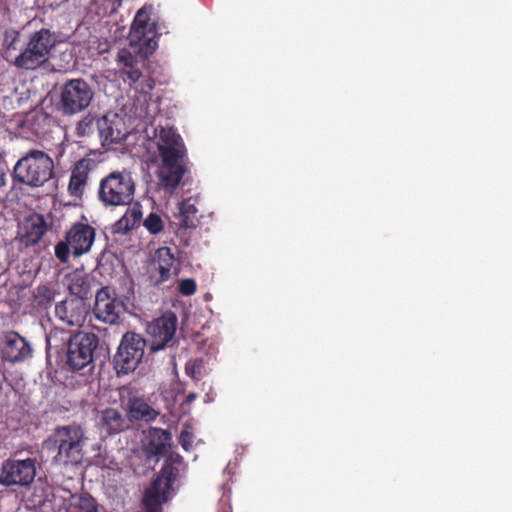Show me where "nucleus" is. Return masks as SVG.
Segmentation results:
<instances>
[{
	"mask_svg": "<svg viewBox=\"0 0 512 512\" xmlns=\"http://www.w3.org/2000/svg\"><path fill=\"white\" fill-rule=\"evenodd\" d=\"M47 231V223L42 214H32L26 223L23 236L26 245H36Z\"/></svg>",
	"mask_w": 512,
	"mask_h": 512,
	"instance_id": "nucleus-23",
	"label": "nucleus"
},
{
	"mask_svg": "<svg viewBox=\"0 0 512 512\" xmlns=\"http://www.w3.org/2000/svg\"><path fill=\"white\" fill-rule=\"evenodd\" d=\"M197 395L195 393H189L186 397V402L191 403L196 399Z\"/></svg>",
	"mask_w": 512,
	"mask_h": 512,
	"instance_id": "nucleus-40",
	"label": "nucleus"
},
{
	"mask_svg": "<svg viewBox=\"0 0 512 512\" xmlns=\"http://www.w3.org/2000/svg\"><path fill=\"white\" fill-rule=\"evenodd\" d=\"M177 322L176 315L173 312H167L148 325L149 348L152 352L164 349L172 341L177 329Z\"/></svg>",
	"mask_w": 512,
	"mask_h": 512,
	"instance_id": "nucleus-14",
	"label": "nucleus"
},
{
	"mask_svg": "<svg viewBox=\"0 0 512 512\" xmlns=\"http://www.w3.org/2000/svg\"><path fill=\"white\" fill-rule=\"evenodd\" d=\"M197 285L194 279L186 278L180 281L178 291L184 296H191L196 292Z\"/></svg>",
	"mask_w": 512,
	"mask_h": 512,
	"instance_id": "nucleus-34",
	"label": "nucleus"
},
{
	"mask_svg": "<svg viewBox=\"0 0 512 512\" xmlns=\"http://www.w3.org/2000/svg\"><path fill=\"white\" fill-rule=\"evenodd\" d=\"M57 449L54 456L59 464H78L83 457L84 431L76 424L57 427L50 438Z\"/></svg>",
	"mask_w": 512,
	"mask_h": 512,
	"instance_id": "nucleus-8",
	"label": "nucleus"
},
{
	"mask_svg": "<svg viewBox=\"0 0 512 512\" xmlns=\"http://www.w3.org/2000/svg\"><path fill=\"white\" fill-rule=\"evenodd\" d=\"M54 126V118L42 109L30 112L23 122V128L40 139L46 138Z\"/></svg>",
	"mask_w": 512,
	"mask_h": 512,
	"instance_id": "nucleus-19",
	"label": "nucleus"
},
{
	"mask_svg": "<svg viewBox=\"0 0 512 512\" xmlns=\"http://www.w3.org/2000/svg\"><path fill=\"white\" fill-rule=\"evenodd\" d=\"M182 468H184L183 457L176 452H170L159 475L145 492L143 505L146 512H163L162 505L168 501L172 486Z\"/></svg>",
	"mask_w": 512,
	"mask_h": 512,
	"instance_id": "nucleus-3",
	"label": "nucleus"
},
{
	"mask_svg": "<svg viewBox=\"0 0 512 512\" xmlns=\"http://www.w3.org/2000/svg\"><path fill=\"white\" fill-rule=\"evenodd\" d=\"M154 136L161 158L158 167L159 185L167 192H173L187 172V150L181 136L173 127L158 125Z\"/></svg>",
	"mask_w": 512,
	"mask_h": 512,
	"instance_id": "nucleus-2",
	"label": "nucleus"
},
{
	"mask_svg": "<svg viewBox=\"0 0 512 512\" xmlns=\"http://www.w3.org/2000/svg\"><path fill=\"white\" fill-rule=\"evenodd\" d=\"M32 356V348L25 338L16 332H10L5 337L2 348V358L11 363L23 362Z\"/></svg>",
	"mask_w": 512,
	"mask_h": 512,
	"instance_id": "nucleus-18",
	"label": "nucleus"
},
{
	"mask_svg": "<svg viewBox=\"0 0 512 512\" xmlns=\"http://www.w3.org/2000/svg\"><path fill=\"white\" fill-rule=\"evenodd\" d=\"M125 214L128 215L130 222L134 227L140 222L142 218V212L139 208L136 207L127 209Z\"/></svg>",
	"mask_w": 512,
	"mask_h": 512,
	"instance_id": "nucleus-37",
	"label": "nucleus"
},
{
	"mask_svg": "<svg viewBox=\"0 0 512 512\" xmlns=\"http://www.w3.org/2000/svg\"><path fill=\"white\" fill-rule=\"evenodd\" d=\"M146 344V340L135 332L123 335L114 356V367L118 374H128L137 368L144 356Z\"/></svg>",
	"mask_w": 512,
	"mask_h": 512,
	"instance_id": "nucleus-11",
	"label": "nucleus"
},
{
	"mask_svg": "<svg viewBox=\"0 0 512 512\" xmlns=\"http://www.w3.org/2000/svg\"><path fill=\"white\" fill-rule=\"evenodd\" d=\"M125 311V303L114 290L102 287L97 291L93 308L96 319L106 324H116Z\"/></svg>",
	"mask_w": 512,
	"mask_h": 512,
	"instance_id": "nucleus-13",
	"label": "nucleus"
},
{
	"mask_svg": "<svg viewBox=\"0 0 512 512\" xmlns=\"http://www.w3.org/2000/svg\"><path fill=\"white\" fill-rule=\"evenodd\" d=\"M95 237V228L87 223L76 222L66 231L64 239L55 245V257L61 264H67L71 256L79 258L89 253Z\"/></svg>",
	"mask_w": 512,
	"mask_h": 512,
	"instance_id": "nucleus-7",
	"label": "nucleus"
},
{
	"mask_svg": "<svg viewBox=\"0 0 512 512\" xmlns=\"http://www.w3.org/2000/svg\"><path fill=\"white\" fill-rule=\"evenodd\" d=\"M54 170L52 158L41 150H29L14 167V178L30 187H40L51 179Z\"/></svg>",
	"mask_w": 512,
	"mask_h": 512,
	"instance_id": "nucleus-5",
	"label": "nucleus"
},
{
	"mask_svg": "<svg viewBox=\"0 0 512 512\" xmlns=\"http://www.w3.org/2000/svg\"><path fill=\"white\" fill-rule=\"evenodd\" d=\"M144 227L151 234H158L163 230V221L156 213H150L144 220Z\"/></svg>",
	"mask_w": 512,
	"mask_h": 512,
	"instance_id": "nucleus-31",
	"label": "nucleus"
},
{
	"mask_svg": "<svg viewBox=\"0 0 512 512\" xmlns=\"http://www.w3.org/2000/svg\"><path fill=\"white\" fill-rule=\"evenodd\" d=\"M198 209L191 198L182 200L179 207V225L181 228H195Z\"/></svg>",
	"mask_w": 512,
	"mask_h": 512,
	"instance_id": "nucleus-26",
	"label": "nucleus"
},
{
	"mask_svg": "<svg viewBox=\"0 0 512 512\" xmlns=\"http://www.w3.org/2000/svg\"><path fill=\"white\" fill-rule=\"evenodd\" d=\"M194 435L188 429L183 430L179 436V444L185 451H189L192 448Z\"/></svg>",
	"mask_w": 512,
	"mask_h": 512,
	"instance_id": "nucleus-35",
	"label": "nucleus"
},
{
	"mask_svg": "<svg viewBox=\"0 0 512 512\" xmlns=\"http://www.w3.org/2000/svg\"><path fill=\"white\" fill-rule=\"evenodd\" d=\"M36 476V461L8 459L3 462L0 472V484L4 486H28Z\"/></svg>",
	"mask_w": 512,
	"mask_h": 512,
	"instance_id": "nucleus-12",
	"label": "nucleus"
},
{
	"mask_svg": "<svg viewBox=\"0 0 512 512\" xmlns=\"http://www.w3.org/2000/svg\"><path fill=\"white\" fill-rule=\"evenodd\" d=\"M94 159L84 157L75 162L71 169V175L68 183V192L70 196L81 199L85 192L89 174L96 168Z\"/></svg>",
	"mask_w": 512,
	"mask_h": 512,
	"instance_id": "nucleus-17",
	"label": "nucleus"
},
{
	"mask_svg": "<svg viewBox=\"0 0 512 512\" xmlns=\"http://www.w3.org/2000/svg\"><path fill=\"white\" fill-rule=\"evenodd\" d=\"M55 44V37L49 29L35 31L14 57L12 65L21 70L34 71L48 61Z\"/></svg>",
	"mask_w": 512,
	"mask_h": 512,
	"instance_id": "nucleus-6",
	"label": "nucleus"
},
{
	"mask_svg": "<svg viewBox=\"0 0 512 512\" xmlns=\"http://www.w3.org/2000/svg\"><path fill=\"white\" fill-rule=\"evenodd\" d=\"M130 46H142L144 53H153L157 47L155 31L145 8L137 11L129 33Z\"/></svg>",
	"mask_w": 512,
	"mask_h": 512,
	"instance_id": "nucleus-15",
	"label": "nucleus"
},
{
	"mask_svg": "<svg viewBox=\"0 0 512 512\" xmlns=\"http://www.w3.org/2000/svg\"><path fill=\"white\" fill-rule=\"evenodd\" d=\"M67 512H98V504L89 494H75L70 498Z\"/></svg>",
	"mask_w": 512,
	"mask_h": 512,
	"instance_id": "nucleus-27",
	"label": "nucleus"
},
{
	"mask_svg": "<svg viewBox=\"0 0 512 512\" xmlns=\"http://www.w3.org/2000/svg\"><path fill=\"white\" fill-rule=\"evenodd\" d=\"M20 41V33L17 30L9 29L4 33L3 48H4V59L12 65V61L16 55L14 52L18 50V44Z\"/></svg>",
	"mask_w": 512,
	"mask_h": 512,
	"instance_id": "nucleus-29",
	"label": "nucleus"
},
{
	"mask_svg": "<svg viewBox=\"0 0 512 512\" xmlns=\"http://www.w3.org/2000/svg\"><path fill=\"white\" fill-rule=\"evenodd\" d=\"M63 333H65L64 330H61L58 328L52 329L46 337L47 345L51 346L52 341L58 336V334H63Z\"/></svg>",
	"mask_w": 512,
	"mask_h": 512,
	"instance_id": "nucleus-38",
	"label": "nucleus"
},
{
	"mask_svg": "<svg viewBox=\"0 0 512 512\" xmlns=\"http://www.w3.org/2000/svg\"><path fill=\"white\" fill-rule=\"evenodd\" d=\"M90 307L81 298L67 297L55 306L56 317L69 326L81 327L89 314Z\"/></svg>",
	"mask_w": 512,
	"mask_h": 512,
	"instance_id": "nucleus-16",
	"label": "nucleus"
},
{
	"mask_svg": "<svg viewBox=\"0 0 512 512\" xmlns=\"http://www.w3.org/2000/svg\"><path fill=\"white\" fill-rule=\"evenodd\" d=\"M94 91L82 78L69 79L60 88L58 110L65 116L84 111L92 102Z\"/></svg>",
	"mask_w": 512,
	"mask_h": 512,
	"instance_id": "nucleus-10",
	"label": "nucleus"
},
{
	"mask_svg": "<svg viewBox=\"0 0 512 512\" xmlns=\"http://www.w3.org/2000/svg\"><path fill=\"white\" fill-rule=\"evenodd\" d=\"M66 344V364L72 371H81L86 367L93 368L94 352L99 344L97 335L78 331L69 336Z\"/></svg>",
	"mask_w": 512,
	"mask_h": 512,
	"instance_id": "nucleus-9",
	"label": "nucleus"
},
{
	"mask_svg": "<svg viewBox=\"0 0 512 512\" xmlns=\"http://www.w3.org/2000/svg\"><path fill=\"white\" fill-rule=\"evenodd\" d=\"M97 129L99 137L103 144H112L121 141L123 138L122 132L116 127L114 121L110 120L107 116L97 119Z\"/></svg>",
	"mask_w": 512,
	"mask_h": 512,
	"instance_id": "nucleus-25",
	"label": "nucleus"
},
{
	"mask_svg": "<svg viewBox=\"0 0 512 512\" xmlns=\"http://www.w3.org/2000/svg\"><path fill=\"white\" fill-rule=\"evenodd\" d=\"M128 415L131 420L148 422L156 419L158 412L144 399L133 397L128 401Z\"/></svg>",
	"mask_w": 512,
	"mask_h": 512,
	"instance_id": "nucleus-24",
	"label": "nucleus"
},
{
	"mask_svg": "<svg viewBox=\"0 0 512 512\" xmlns=\"http://www.w3.org/2000/svg\"><path fill=\"white\" fill-rule=\"evenodd\" d=\"M95 122V117L91 114L84 116L76 125V134L79 137H84L92 131Z\"/></svg>",
	"mask_w": 512,
	"mask_h": 512,
	"instance_id": "nucleus-32",
	"label": "nucleus"
},
{
	"mask_svg": "<svg viewBox=\"0 0 512 512\" xmlns=\"http://www.w3.org/2000/svg\"><path fill=\"white\" fill-rule=\"evenodd\" d=\"M99 427L107 435H114L127 429L129 424L119 410L107 408L101 412Z\"/></svg>",
	"mask_w": 512,
	"mask_h": 512,
	"instance_id": "nucleus-22",
	"label": "nucleus"
},
{
	"mask_svg": "<svg viewBox=\"0 0 512 512\" xmlns=\"http://www.w3.org/2000/svg\"><path fill=\"white\" fill-rule=\"evenodd\" d=\"M114 228H115V231L116 232H122V233H126L128 232L129 230H131L132 228H134V226L132 225V223L130 222V219L128 217V215L124 214L114 225Z\"/></svg>",
	"mask_w": 512,
	"mask_h": 512,
	"instance_id": "nucleus-36",
	"label": "nucleus"
},
{
	"mask_svg": "<svg viewBox=\"0 0 512 512\" xmlns=\"http://www.w3.org/2000/svg\"><path fill=\"white\" fill-rule=\"evenodd\" d=\"M171 438L168 430L150 427L146 431L147 453L153 456L165 455L171 446Z\"/></svg>",
	"mask_w": 512,
	"mask_h": 512,
	"instance_id": "nucleus-21",
	"label": "nucleus"
},
{
	"mask_svg": "<svg viewBox=\"0 0 512 512\" xmlns=\"http://www.w3.org/2000/svg\"><path fill=\"white\" fill-rule=\"evenodd\" d=\"M174 263L175 257L169 247H160L156 250L154 256V264L156 267L155 272L151 275L155 286L159 287L171 278Z\"/></svg>",
	"mask_w": 512,
	"mask_h": 512,
	"instance_id": "nucleus-20",
	"label": "nucleus"
},
{
	"mask_svg": "<svg viewBox=\"0 0 512 512\" xmlns=\"http://www.w3.org/2000/svg\"><path fill=\"white\" fill-rule=\"evenodd\" d=\"M5 172L3 170V168L0 166V189L3 188L5 186Z\"/></svg>",
	"mask_w": 512,
	"mask_h": 512,
	"instance_id": "nucleus-39",
	"label": "nucleus"
},
{
	"mask_svg": "<svg viewBox=\"0 0 512 512\" xmlns=\"http://www.w3.org/2000/svg\"><path fill=\"white\" fill-rule=\"evenodd\" d=\"M204 361L202 358H196L188 361L185 365V372L194 380H199L203 375Z\"/></svg>",
	"mask_w": 512,
	"mask_h": 512,
	"instance_id": "nucleus-30",
	"label": "nucleus"
},
{
	"mask_svg": "<svg viewBox=\"0 0 512 512\" xmlns=\"http://www.w3.org/2000/svg\"><path fill=\"white\" fill-rule=\"evenodd\" d=\"M35 298L38 304H48L54 299V291L46 285H40L36 289Z\"/></svg>",
	"mask_w": 512,
	"mask_h": 512,
	"instance_id": "nucleus-33",
	"label": "nucleus"
},
{
	"mask_svg": "<svg viewBox=\"0 0 512 512\" xmlns=\"http://www.w3.org/2000/svg\"><path fill=\"white\" fill-rule=\"evenodd\" d=\"M68 290L72 298H81L83 301L90 294L89 279L81 274H73L69 277Z\"/></svg>",
	"mask_w": 512,
	"mask_h": 512,
	"instance_id": "nucleus-28",
	"label": "nucleus"
},
{
	"mask_svg": "<svg viewBox=\"0 0 512 512\" xmlns=\"http://www.w3.org/2000/svg\"><path fill=\"white\" fill-rule=\"evenodd\" d=\"M136 184L131 172L116 170L100 180L97 198L106 208L130 205L134 200Z\"/></svg>",
	"mask_w": 512,
	"mask_h": 512,
	"instance_id": "nucleus-4",
	"label": "nucleus"
},
{
	"mask_svg": "<svg viewBox=\"0 0 512 512\" xmlns=\"http://www.w3.org/2000/svg\"><path fill=\"white\" fill-rule=\"evenodd\" d=\"M142 46H130L120 49L116 56L119 77L125 84L139 94L133 103L136 117L153 125L157 107L151 110V91L155 81L147 70V58L152 53H144Z\"/></svg>",
	"mask_w": 512,
	"mask_h": 512,
	"instance_id": "nucleus-1",
	"label": "nucleus"
}]
</instances>
